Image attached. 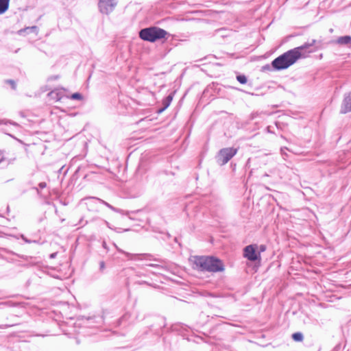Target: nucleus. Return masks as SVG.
Instances as JSON below:
<instances>
[{
  "instance_id": "16",
  "label": "nucleus",
  "mask_w": 351,
  "mask_h": 351,
  "mask_svg": "<svg viewBox=\"0 0 351 351\" xmlns=\"http://www.w3.org/2000/svg\"><path fill=\"white\" fill-rule=\"evenodd\" d=\"M23 261H29L32 265H36L39 261H37V258L33 256H20Z\"/></svg>"
},
{
  "instance_id": "3",
  "label": "nucleus",
  "mask_w": 351,
  "mask_h": 351,
  "mask_svg": "<svg viewBox=\"0 0 351 351\" xmlns=\"http://www.w3.org/2000/svg\"><path fill=\"white\" fill-rule=\"evenodd\" d=\"M265 245H258L257 243H252L243 248V257L250 262L254 263L255 266L259 267L261 263V252L266 250Z\"/></svg>"
},
{
  "instance_id": "35",
  "label": "nucleus",
  "mask_w": 351,
  "mask_h": 351,
  "mask_svg": "<svg viewBox=\"0 0 351 351\" xmlns=\"http://www.w3.org/2000/svg\"><path fill=\"white\" fill-rule=\"evenodd\" d=\"M53 94H55V92H54V91H52V92H51V93H49V95H53Z\"/></svg>"
},
{
  "instance_id": "15",
  "label": "nucleus",
  "mask_w": 351,
  "mask_h": 351,
  "mask_svg": "<svg viewBox=\"0 0 351 351\" xmlns=\"http://www.w3.org/2000/svg\"><path fill=\"white\" fill-rule=\"evenodd\" d=\"M152 333L151 330L149 329V326L143 328V330L140 331L138 334V337L140 339H145V337Z\"/></svg>"
},
{
  "instance_id": "11",
  "label": "nucleus",
  "mask_w": 351,
  "mask_h": 351,
  "mask_svg": "<svg viewBox=\"0 0 351 351\" xmlns=\"http://www.w3.org/2000/svg\"><path fill=\"white\" fill-rule=\"evenodd\" d=\"M131 260L132 261H152L153 256L151 254L148 253H132L131 254Z\"/></svg>"
},
{
  "instance_id": "12",
  "label": "nucleus",
  "mask_w": 351,
  "mask_h": 351,
  "mask_svg": "<svg viewBox=\"0 0 351 351\" xmlns=\"http://www.w3.org/2000/svg\"><path fill=\"white\" fill-rule=\"evenodd\" d=\"M336 43L341 45L350 44L351 43V36H341L337 38V40H336Z\"/></svg>"
},
{
  "instance_id": "37",
  "label": "nucleus",
  "mask_w": 351,
  "mask_h": 351,
  "mask_svg": "<svg viewBox=\"0 0 351 351\" xmlns=\"http://www.w3.org/2000/svg\"><path fill=\"white\" fill-rule=\"evenodd\" d=\"M106 224L108 226V227H109L110 228H112L109 226L108 222H106Z\"/></svg>"
},
{
  "instance_id": "18",
  "label": "nucleus",
  "mask_w": 351,
  "mask_h": 351,
  "mask_svg": "<svg viewBox=\"0 0 351 351\" xmlns=\"http://www.w3.org/2000/svg\"><path fill=\"white\" fill-rule=\"evenodd\" d=\"M237 79L241 84H244L247 82V78L245 75H238Z\"/></svg>"
},
{
  "instance_id": "8",
  "label": "nucleus",
  "mask_w": 351,
  "mask_h": 351,
  "mask_svg": "<svg viewBox=\"0 0 351 351\" xmlns=\"http://www.w3.org/2000/svg\"><path fill=\"white\" fill-rule=\"evenodd\" d=\"M104 317L102 315H93V316H82L81 320L85 327L93 328L97 325H101L104 323Z\"/></svg>"
},
{
  "instance_id": "2",
  "label": "nucleus",
  "mask_w": 351,
  "mask_h": 351,
  "mask_svg": "<svg viewBox=\"0 0 351 351\" xmlns=\"http://www.w3.org/2000/svg\"><path fill=\"white\" fill-rule=\"evenodd\" d=\"M193 258V268L198 271L218 273L225 270L223 262L217 256H195Z\"/></svg>"
},
{
  "instance_id": "26",
  "label": "nucleus",
  "mask_w": 351,
  "mask_h": 351,
  "mask_svg": "<svg viewBox=\"0 0 351 351\" xmlns=\"http://www.w3.org/2000/svg\"><path fill=\"white\" fill-rule=\"evenodd\" d=\"M77 247V245H72L71 247V250H75Z\"/></svg>"
},
{
  "instance_id": "32",
  "label": "nucleus",
  "mask_w": 351,
  "mask_h": 351,
  "mask_svg": "<svg viewBox=\"0 0 351 351\" xmlns=\"http://www.w3.org/2000/svg\"><path fill=\"white\" fill-rule=\"evenodd\" d=\"M167 99L169 100V102H170L172 100V97L171 96H168Z\"/></svg>"
},
{
  "instance_id": "24",
  "label": "nucleus",
  "mask_w": 351,
  "mask_h": 351,
  "mask_svg": "<svg viewBox=\"0 0 351 351\" xmlns=\"http://www.w3.org/2000/svg\"><path fill=\"white\" fill-rule=\"evenodd\" d=\"M57 101H59L62 98V93L60 91H57Z\"/></svg>"
},
{
  "instance_id": "30",
  "label": "nucleus",
  "mask_w": 351,
  "mask_h": 351,
  "mask_svg": "<svg viewBox=\"0 0 351 351\" xmlns=\"http://www.w3.org/2000/svg\"><path fill=\"white\" fill-rule=\"evenodd\" d=\"M45 186H46V184H45V183H44V182H42V183H40V186L41 188H44V187H45Z\"/></svg>"
},
{
  "instance_id": "1",
  "label": "nucleus",
  "mask_w": 351,
  "mask_h": 351,
  "mask_svg": "<svg viewBox=\"0 0 351 351\" xmlns=\"http://www.w3.org/2000/svg\"><path fill=\"white\" fill-rule=\"evenodd\" d=\"M315 43V40H313L311 43H306L284 53L272 61L273 67L276 70L287 69L298 59L305 58L307 53L313 52L312 50L307 51V49L312 47Z\"/></svg>"
},
{
  "instance_id": "38",
  "label": "nucleus",
  "mask_w": 351,
  "mask_h": 351,
  "mask_svg": "<svg viewBox=\"0 0 351 351\" xmlns=\"http://www.w3.org/2000/svg\"><path fill=\"white\" fill-rule=\"evenodd\" d=\"M332 31H333V29H330V32H332Z\"/></svg>"
},
{
  "instance_id": "13",
  "label": "nucleus",
  "mask_w": 351,
  "mask_h": 351,
  "mask_svg": "<svg viewBox=\"0 0 351 351\" xmlns=\"http://www.w3.org/2000/svg\"><path fill=\"white\" fill-rule=\"evenodd\" d=\"M10 0H0V14L5 13L9 7Z\"/></svg>"
},
{
  "instance_id": "27",
  "label": "nucleus",
  "mask_w": 351,
  "mask_h": 351,
  "mask_svg": "<svg viewBox=\"0 0 351 351\" xmlns=\"http://www.w3.org/2000/svg\"><path fill=\"white\" fill-rule=\"evenodd\" d=\"M102 246L104 249H107V243H106V242L102 243Z\"/></svg>"
},
{
  "instance_id": "22",
  "label": "nucleus",
  "mask_w": 351,
  "mask_h": 351,
  "mask_svg": "<svg viewBox=\"0 0 351 351\" xmlns=\"http://www.w3.org/2000/svg\"><path fill=\"white\" fill-rule=\"evenodd\" d=\"M14 324H4V325H0V329L7 328L11 326H13Z\"/></svg>"
},
{
  "instance_id": "36",
  "label": "nucleus",
  "mask_w": 351,
  "mask_h": 351,
  "mask_svg": "<svg viewBox=\"0 0 351 351\" xmlns=\"http://www.w3.org/2000/svg\"><path fill=\"white\" fill-rule=\"evenodd\" d=\"M149 266H151V267H155V266H156V265H154V264H149Z\"/></svg>"
},
{
  "instance_id": "20",
  "label": "nucleus",
  "mask_w": 351,
  "mask_h": 351,
  "mask_svg": "<svg viewBox=\"0 0 351 351\" xmlns=\"http://www.w3.org/2000/svg\"><path fill=\"white\" fill-rule=\"evenodd\" d=\"M106 268V263L104 261L99 262V271L103 273L104 269Z\"/></svg>"
},
{
  "instance_id": "34",
  "label": "nucleus",
  "mask_w": 351,
  "mask_h": 351,
  "mask_svg": "<svg viewBox=\"0 0 351 351\" xmlns=\"http://www.w3.org/2000/svg\"><path fill=\"white\" fill-rule=\"evenodd\" d=\"M112 245H113L114 247H117V245L115 244V243L114 242H112V243H110Z\"/></svg>"
},
{
  "instance_id": "10",
  "label": "nucleus",
  "mask_w": 351,
  "mask_h": 351,
  "mask_svg": "<svg viewBox=\"0 0 351 351\" xmlns=\"http://www.w3.org/2000/svg\"><path fill=\"white\" fill-rule=\"evenodd\" d=\"M350 111H351V95L350 94L345 97V98L342 102L341 106L340 112L341 114H346Z\"/></svg>"
},
{
  "instance_id": "17",
  "label": "nucleus",
  "mask_w": 351,
  "mask_h": 351,
  "mask_svg": "<svg viewBox=\"0 0 351 351\" xmlns=\"http://www.w3.org/2000/svg\"><path fill=\"white\" fill-rule=\"evenodd\" d=\"M70 98L72 99L82 100L83 97L80 93H75L71 95Z\"/></svg>"
},
{
  "instance_id": "25",
  "label": "nucleus",
  "mask_w": 351,
  "mask_h": 351,
  "mask_svg": "<svg viewBox=\"0 0 351 351\" xmlns=\"http://www.w3.org/2000/svg\"><path fill=\"white\" fill-rule=\"evenodd\" d=\"M3 304H6L8 306H14V303L12 302H11V301L5 302Z\"/></svg>"
},
{
  "instance_id": "28",
  "label": "nucleus",
  "mask_w": 351,
  "mask_h": 351,
  "mask_svg": "<svg viewBox=\"0 0 351 351\" xmlns=\"http://www.w3.org/2000/svg\"><path fill=\"white\" fill-rule=\"evenodd\" d=\"M9 82L11 84V85L12 86V88H15V84H14V82L12 80L9 81Z\"/></svg>"
},
{
  "instance_id": "9",
  "label": "nucleus",
  "mask_w": 351,
  "mask_h": 351,
  "mask_svg": "<svg viewBox=\"0 0 351 351\" xmlns=\"http://www.w3.org/2000/svg\"><path fill=\"white\" fill-rule=\"evenodd\" d=\"M117 1L112 0H99L98 5L101 13L108 14L110 13L115 6Z\"/></svg>"
},
{
  "instance_id": "4",
  "label": "nucleus",
  "mask_w": 351,
  "mask_h": 351,
  "mask_svg": "<svg viewBox=\"0 0 351 351\" xmlns=\"http://www.w3.org/2000/svg\"><path fill=\"white\" fill-rule=\"evenodd\" d=\"M167 35V32L158 27L145 28L139 32L141 39L149 42H154L156 40L163 38Z\"/></svg>"
},
{
  "instance_id": "39",
  "label": "nucleus",
  "mask_w": 351,
  "mask_h": 351,
  "mask_svg": "<svg viewBox=\"0 0 351 351\" xmlns=\"http://www.w3.org/2000/svg\"><path fill=\"white\" fill-rule=\"evenodd\" d=\"M180 246H181V242L178 243Z\"/></svg>"
},
{
  "instance_id": "5",
  "label": "nucleus",
  "mask_w": 351,
  "mask_h": 351,
  "mask_svg": "<svg viewBox=\"0 0 351 351\" xmlns=\"http://www.w3.org/2000/svg\"><path fill=\"white\" fill-rule=\"evenodd\" d=\"M152 333L157 337H160L169 331L167 327L166 318L163 316H156L152 319V323L149 325Z\"/></svg>"
},
{
  "instance_id": "29",
  "label": "nucleus",
  "mask_w": 351,
  "mask_h": 351,
  "mask_svg": "<svg viewBox=\"0 0 351 351\" xmlns=\"http://www.w3.org/2000/svg\"><path fill=\"white\" fill-rule=\"evenodd\" d=\"M125 316L124 315L121 318H120V319H119L120 324H121V322L125 319Z\"/></svg>"
},
{
  "instance_id": "31",
  "label": "nucleus",
  "mask_w": 351,
  "mask_h": 351,
  "mask_svg": "<svg viewBox=\"0 0 351 351\" xmlns=\"http://www.w3.org/2000/svg\"><path fill=\"white\" fill-rule=\"evenodd\" d=\"M123 253H125V254L128 256V258H129L130 259H131V256H130V255H131V254H130V253H126V252H125V251H123Z\"/></svg>"
},
{
  "instance_id": "23",
  "label": "nucleus",
  "mask_w": 351,
  "mask_h": 351,
  "mask_svg": "<svg viewBox=\"0 0 351 351\" xmlns=\"http://www.w3.org/2000/svg\"><path fill=\"white\" fill-rule=\"evenodd\" d=\"M57 254H58V252H53V253L50 254L49 255V258L52 259V258H56V256H57Z\"/></svg>"
},
{
  "instance_id": "33",
  "label": "nucleus",
  "mask_w": 351,
  "mask_h": 351,
  "mask_svg": "<svg viewBox=\"0 0 351 351\" xmlns=\"http://www.w3.org/2000/svg\"><path fill=\"white\" fill-rule=\"evenodd\" d=\"M281 154L282 155L285 154V152H284V149L283 148L281 149Z\"/></svg>"
},
{
  "instance_id": "21",
  "label": "nucleus",
  "mask_w": 351,
  "mask_h": 351,
  "mask_svg": "<svg viewBox=\"0 0 351 351\" xmlns=\"http://www.w3.org/2000/svg\"><path fill=\"white\" fill-rule=\"evenodd\" d=\"M202 295L203 296H205V297H212V298H215L216 297L214 293H210V292H208V291L203 292Z\"/></svg>"
},
{
  "instance_id": "6",
  "label": "nucleus",
  "mask_w": 351,
  "mask_h": 351,
  "mask_svg": "<svg viewBox=\"0 0 351 351\" xmlns=\"http://www.w3.org/2000/svg\"><path fill=\"white\" fill-rule=\"evenodd\" d=\"M83 201L84 202L85 204L86 205L87 208L91 211H97L99 204H103L105 206H106L108 208H109L113 210L119 211V210L114 208V207H113L112 205H110L108 202H106L99 198L90 197L84 199Z\"/></svg>"
},
{
  "instance_id": "19",
  "label": "nucleus",
  "mask_w": 351,
  "mask_h": 351,
  "mask_svg": "<svg viewBox=\"0 0 351 351\" xmlns=\"http://www.w3.org/2000/svg\"><path fill=\"white\" fill-rule=\"evenodd\" d=\"M130 274H131V269H127L123 270L120 274V276H130Z\"/></svg>"
},
{
  "instance_id": "7",
  "label": "nucleus",
  "mask_w": 351,
  "mask_h": 351,
  "mask_svg": "<svg viewBox=\"0 0 351 351\" xmlns=\"http://www.w3.org/2000/svg\"><path fill=\"white\" fill-rule=\"evenodd\" d=\"M237 152V149L232 147L221 149L217 156V162L221 165L226 164Z\"/></svg>"
},
{
  "instance_id": "14",
  "label": "nucleus",
  "mask_w": 351,
  "mask_h": 351,
  "mask_svg": "<svg viewBox=\"0 0 351 351\" xmlns=\"http://www.w3.org/2000/svg\"><path fill=\"white\" fill-rule=\"evenodd\" d=\"M291 338L295 342H301L304 339V335L301 332H295L291 335Z\"/></svg>"
}]
</instances>
